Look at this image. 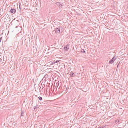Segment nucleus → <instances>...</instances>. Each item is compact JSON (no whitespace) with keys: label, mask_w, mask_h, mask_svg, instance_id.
Returning a JSON list of instances; mask_svg holds the SVG:
<instances>
[{"label":"nucleus","mask_w":128,"mask_h":128,"mask_svg":"<svg viewBox=\"0 0 128 128\" xmlns=\"http://www.w3.org/2000/svg\"><path fill=\"white\" fill-rule=\"evenodd\" d=\"M116 58L115 56L114 57L112 58L111 59L109 62V63L110 64H112L114 63V61L116 60Z\"/></svg>","instance_id":"f257e3e1"},{"label":"nucleus","mask_w":128,"mask_h":128,"mask_svg":"<svg viewBox=\"0 0 128 128\" xmlns=\"http://www.w3.org/2000/svg\"><path fill=\"white\" fill-rule=\"evenodd\" d=\"M60 27H58V28H56L55 29L54 31H55V32L56 34L59 33L60 32Z\"/></svg>","instance_id":"f03ea898"},{"label":"nucleus","mask_w":128,"mask_h":128,"mask_svg":"<svg viewBox=\"0 0 128 128\" xmlns=\"http://www.w3.org/2000/svg\"><path fill=\"white\" fill-rule=\"evenodd\" d=\"M10 13H12V14L15 13L16 12V10L14 8H12L11 9L10 11Z\"/></svg>","instance_id":"7ed1b4c3"},{"label":"nucleus","mask_w":128,"mask_h":128,"mask_svg":"<svg viewBox=\"0 0 128 128\" xmlns=\"http://www.w3.org/2000/svg\"><path fill=\"white\" fill-rule=\"evenodd\" d=\"M69 48L68 46V45H66V46L64 47V50L65 51H67L69 49Z\"/></svg>","instance_id":"20e7f679"},{"label":"nucleus","mask_w":128,"mask_h":128,"mask_svg":"<svg viewBox=\"0 0 128 128\" xmlns=\"http://www.w3.org/2000/svg\"><path fill=\"white\" fill-rule=\"evenodd\" d=\"M62 4H60V2H56V5H58V6L59 5L60 7V6H61L62 7Z\"/></svg>","instance_id":"39448f33"},{"label":"nucleus","mask_w":128,"mask_h":128,"mask_svg":"<svg viewBox=\"0 0 128 128\" xmlns=\"http://www.w3.org/2000/svg\"><path fill=\"white\" fill-rule=\"evenodd\" d=\"M70 76L71 77H74L75 76V74L73 72H70Z\"/></svg>","instance_id":"423d86ee"},{"label":"nucleus","mask_w":128,"mask_h":128,"mask_svg":"<svg viewBox=\"0 0 128 128\" xmlns=\"http://www.w3.org/2000/svg\"><path fill=\"white\" fill-rule=\"evenodd\" d=\"M48 63L50 65H51L53 64H54V62H52V61L50 62H49Z\"/></svg>","instance_id":"0eeeda50"},{"label":"nucleus","mask_w":128,"mask_h":128,"mask_svg":"<svg viewBox=\"0 0 128 128\" xmlns=\"http://www.w3.org/2000/svg\"><path fill=\"white\" fill-rule=\"evenodd\" d=\"M24 114V112H22L21 113V116H23Z\"/></svg>","instance_id":"6e6552de"},{"label":"nucleus","mask_w":128,"mask_h":128,"mask_svg":"<svg viewBox=\"0 0 128 128\" xmlns=\"http://www.w3.org/2000/svg\"><path fill=\"white\" fill-rule=\"evenodd\" d=\"M81 51L82 52L85 53L86 52L84 51V50L83 49H81Z\"/></svg>","instance_id":"1a4fd4ad"},{"label":"nucleus","mask_w":128,"mask_h":128,"mask_svg":"<svg viewBox=\"0 0 128 128\" xmlns=\"http://www.w3.org/2000/svg\"><path fill=\"white\" fill-rule=\"evenodd\" d=\"M38 98L39 99V100H42V97L40 96H39V97H38Z\"/></svg>","instance_id":"9d476101"},{"label":"nucleus","mask_w":128,"mask_h":128,"mask_svg":"<svg viewBox=\"0 0 128 128\" xmlns=\"http://www.w3.org/2000/svg\"><path fill=\"white\" fill-rule=\"evenodd\" d=\"M59 62V60H57L56 62H54V64L56 63H57L58 62Z\"/></svg>","instance_id":"9b49d317"},{"label":"nucleus","mask_w":128,"mask_h":128,"mask_svg":"<svg viewBox=\"0 0 128 128\" xmlns=\"http://www.w3.org/2000/svg\"><path fill=\"white\" fill-rule=\"evenodd\" d=\"M59 62V60H57L56 62H54V64L56 63H57L58 62Z\"/></svg>","instance_id":"f8f14e48"},{"label":"nucleus","mask_w":128,"mask_h":128,"mask_svg":"<svg viewBox=\"0 0 128 128\" xmlns=\"http://www.w3.org/2000/svg\"><path fill=\"white\" fill-rule=\"evenodd\" d=\"M59 62V60H57L56 62H54V64L56 63H57L58 62Z\"/></svg>","instance_id":"ddd939ff"},{"label":"nucleus","mask_w":128,"mask_h":128,"mask_svg":"<svg viewBox=\"0 0 128 128\" xmlns=\"http://www.w3.org/2000/svg\"><path fill=\"white\" fill-rule=\"evenodd\" d=\"M2 37H1L0 38V42H1V40H2Z\"/></svg>","instance_id":"4468645a"},{"label":"nucleus","mask_w":128,"mask_h":128,"mask_svg":"<svg viewBox=\"0 0 128 128\" xmlns=\"http://www.w3.org/2000/svg\"><path fill=\"white\" fill-rule=\"evenodd\" d=\"M99 128H104V127H99Z\"/></svg>","instance_id":"2eb2a0df"},{"label":"nucleus","mask_w":128,"mask_h":128,"mask_svg":"<svg viewBox=\"0 0 128 128\" xmlns=\"http://www.w3.org/2000/svg\"><path fill=\"white\" fill-rule=\"evenodd\" d=\"M19 8H20V5H19Z\"/></svg>","instance_id":"dca6fc26"},{"label":"nucleus","mask_w":128,"mask_h":128,"mask_svg":"<svg viewBox=\"0 0 128 128\" xmlns=\"http://www.w3.org/2000/svg\"><path fill=\"white\" fill-rule=\"evenodd\" d=\"M118 65L117 66V68H118Z\"/></svg>","instance_id":"f3484780"},{"label":"nucleus","mask_w":128,"mask_h":128,"mask_svg":"<svg viewBox=\"0 0 128 128\" xmlns=\"http://www.w3.org/2000/svg\"><path fill=\"white\" fill-rule=\"evenodd\" d=\"M17 27H18L17 26H16L15 27V28H17Z\"/></svg>","instance_id":"a211bd4d"},{"label":"nucleus","mask_w":128,"mask_h":128,"mask_svg":"<svg viewBox=\"0 0 128 128\" xmlns=\"http://www.w3.org/2000/svg\"><path fill=\"white\" fill-rule=\"evenodd\" d=\"M40 88H41V87H40Z\"/></svg>","instance_id":"6ab92c4d"},{"label":"nucleus","mask_w":128,"mask_h":128,"mask_svg":"<svg viewBox=\"0 0 128 128\" xmlns=\"http://www.w3.org/2000/svg\"><path fill=\"white\" fill-rule=\"evenodd\" d=\"M98 128H99V127Z\"/></svg>","instance_id":"aec40b11"}]
</instances>
